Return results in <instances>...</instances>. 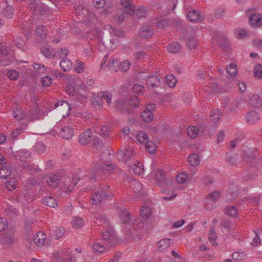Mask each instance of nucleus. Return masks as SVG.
Listing matches in <instances>:
<instances>
[{"label":"nucleus","mask_w":262,"mask_h":262,"mask_svg":"<svg viewBox=\"0 0 262 262\" xmlns=\"http://www.w3.org/2000/svg\"><path fill=\"white\" fill-rule=\"evenodd\" d=\"M96 219L95 223L98 226H102L105 228L104 232L101 234V238L107 243L111 242L115 239V236L114 230L110 227V221L104 214H96L95 215Z\"/></svg>","instance_id":"1"},{"label":"nucleus","mask_w":262,"mask_h":262,"mask_svg":"<svg viewBox=\"0 0 262 262\" xmlns=\"http://www.w3.org/2000/svg\"><path fill=\"white\" fill-rule=\"evenodd\" d=\"M110 186L100 187V189L92 194L91 202L93 205H98L105 199H111L114 194L110 189Z\"/></svg>","instance_id":"2"},{"label":"nucleus","mask_w":262,"mask_h":262,"mask_svg":"<svg viewBox=\"0 0 262 262\" xmlns=\"http://www.w3.org/2000/svg\"><path fill=\"white\" fill-rule=\"evenodd\" d=\"M115 168L113 164L101 163L97 165L95 167L94 178L96 180L103 179L104 177L110 174Z\"/></svg>","instance_id":"3"},{"label":"nucleus","mask_w":262,"mask_h":262,"mask_svg":"<svg viewBox=\"0 0 262 262\" xmlns=\"http://www.w3.org/2000/svg\"><path fill=\"white\" fill-rule=\"evenodd\" d=\"M135 150L132 148H125L124 150L119 149L117 152V158L119 161L125 164H130L135 159Z\"/></svg>","instance_id":"4"},{"label":"nucleus","mask_w":262,"mask_h":262,"mask_svg":"<svg viewBox=\"0 0 262 262\" xmlns=\"http://www.w3.org/2000/svg\"><path fill=\"white\" fill-rule=\"evenodd\" d=\"M119 217L122 222L123 232H129L128 228H130V223L132 222V217L129 212L123 209L119 211Z\"/></svg>","instance_id":"5"},{"label":"nucleus","mask_w":262,"mask_h":262,"mask_svg":"<svg viewBox=\"0 0 262 262\" xmlns=\"http://www.w3.org/2000/svg\"><path fill=\"white\" fill-rule=\"evenodd\" d=\"M155 178L158 185L161 187L168 185L169 181L166 176L165 172L162 169H159L156 172Z\"/></svg>","instance_id":"6"},{"label":"nucleus","mask_w":262,"mask_h":262,"mask_svg":"<svg viewBox=\"0 0 262 262\" xmlns=\"http://www.w3.org/2000/svg\"><path fill=\"white\" fill-rule=\"evenodd\" d=\"M92 138V131L88 129L82 132L79 136V142L81 145H86L91 141Z\"/></svg>","instance_id":"7"},{"label":"nucleus","mask_w":262,"mask_h":262,"mask_svg":"<svg viewBox=\"0 0 262 262\" xmlns=\"http://www.w3.org/2000/svg\"><path fill=\"white\" fill-rule=\"evenodd\" d=\"M250 25L255 28L262 26V15L259 13H253L249 17Z\"/></svg>","instance_id":"8"},{"label":"nucleus","mask_w":262,"mask_h":262,"mask_svg":"<svg viewBox=\"0 0 262 262\" xmlns=\"http://www.w3.org/2000/svg\"><path fill=\"white\" fill-rule=\"evenodd\" d=\"M121 4L124 7L125 13L133 15L135 12V6L132 3V0H121Z\"/></svg>","instance_id":"9"},{"label":"nucleus","mask_w":262,"mask_h":262,"mask_svg":"<svg viewBox=\"0 0 262 262\" xmlns=\"http://www.w3.org/2000/svg\"><path fill=\"white\" fill-rule=\"evenodd\" d=\"M90 100L95 109L100 110L102 107L103 100L100 96V93H93Z\"/></svg>","instance_id":"10"},{"label":"nucleus","mask_w":262,"mask_h":262,"mask_svg":"<svg viewBox=\"0 0 262 262\" xmlns=\"http://www.w3.org/2000/svg\"><path fill=\"white\" fill-rule=\"evenodd\" d=\"M142 224H135L130 223V228H128L129 232H123L125 234L128 236H133L137 235V233L139 232L141 229L142 228Z\"/></svg>","instance_id":"11"},{"label":"nucleus","mask_w":262,"mask_h":262,"mask_svg":"<svg viewBox=\"0 0 262 262\" xmlns=\"http://www.w3.org/2000/svg\"><path fill=\"white\" fill-rule=\"evenodd\" d=\"M74 134L73 127L71 126H64L60 132V136L64 139H71Z\"/></svg>","instance_id":"12"},{"label":"nucleus","mask_w":262,"mask_h":262,"mask_svg":"<svg viewBox=\"0 0 262 262\" xmlns=\"http://www.w3.org/2000/svg\"><path fill=\"white\" fill-rule=\"evenodd\" d=\"M12 47L7 43L4 42L0 44V53L2 56L4 58H7L8 56H13L11 54Z\"/></svg>","instance_id":"13"},{"label":"nucleus","mask_w":262,"mask_h":262,"mask_svg":"<svg viewBox=\"0 0 262 262\" xmlns=\"http://www.w3.org/2000/svg\"><path fill=\"white\" fill-rule=\"evenodd\" d=\"M246 118L247 122L250 124L255 123L260 119L259 115L257 112L255 111L249 112Z\"/></svg>","instance_id":"14"},{"label":"nucleus","mask_w":262,"mask_h":262,"mask_svg":"<svg viewBox=\"0 0 262 262\" xmlns=\"http://www.w3.org/2000/svg\"><path fill=\"white\" fill-rule=\"evenodd\" d=\"M187 18L191 22L200 21L203 19L202 15L196 10H193L188 12Z\"/></svg>","instance_id":"15"},{"label":"nucleus","mask_w":262,"mask_h":262,"mask_svg":"<svg viewBox=\"0 0 262 262\" xmlns=\"http://www.w3.org/2000/svg\"><path fill=\"white\" fill-rule=\"evenodd\" d=\"M48 34V31L42 25H38L35 30V35L38 39H44Z\"/></svg>","instance_id":"16"},{"label":"nucleus","mask_w":262,"mask_h":262,"mask_svg":"<svg viewBox=\"0 0 262 262\" xmlns=\"http://www.w3.org/2000/svg\"><path fill=\"white\" fill-rule=\"evenodd\" d=\"M153 34L152 30L149 26H144L140 29V36L141 37L147 39L151 37Z\"/></svg>","instance_id":"17"},{"label":"nucleus","mask_w":262,"mask_h":262,"mask_svg":"<svg viewBox=\"0 0 262 262\" xmlns=\"http://www.w3.org/2000/svg\"><path fill=\"white\" fill-rule=\"evenodd\" d=\"M46 238L47 236L46 234L42 232H39L35 235L33 238V241L37 246H42L44 245Z\"/></svg>","instance_id":"18"},{"label":"nucleus","mask_w":262,"mask_h":262,"mask_svg":"<svg viewBox=\"0 0 262 262\" xmlns=\"http://www.w3.org/2000/svg\"><path fill=\"white\" fill-rule=\"evenodd\" d=\"M170 238H164L160 240L157 244L158 250L160 252H164L172 244Z\"/></svg>","instance_id":"19"},{"label":"nucleus","mask_w":262,"mask_h":262,"mask_svg":"<svg viewBox=\"0 0 262 262\" xmlns=\"http://www.w3.org/2000/svg\"><path fill=\"white\" fill-rule=\"evenodd\" d=\"M249 103L253 107L260 108L262 106V100L258 95H253L249 98Z\"/></svg>","instance_id":"20"},{"label":"nucleus","mask_w":262,"mask_h":262,"mask_svg":"<svg viewBox=\"0 0 262 262\" xmlns=\"http://www.w3.org/2000/svg\"><path fill=\"white\" fill-rule=\"evenodd\" d=\"M160 79L155 75L148 76L146 79V84L149 88H155L160 83Z\"/></svg>","instance_id":"21"},{"label":"nucleus","mask_w":262,"mask_h":262,"mask_svg":"<svg viewBox=\"0 0 262 262\" xmlns=\"http://www.w3.org/2000/svg\"><path fill=\"white\" fill-rule=\"evenodd\" d=\"M61 181V176L59 174H53L49 178V180L47 182L50 187L52 188L57 187Z\"/></svg>","instance_id":"22"},{"label":"nucleus","mask_w":262,"mask_h":262,"mask_svg":"<svg viewBox=\"0 0 262 262\" xmlns=\"http://www.w3.org/2000/svg\"><path fill=\"white\" fill-rule=\"evenodd\" d=\"M14 42L15 46L17 48L24 51L27 50V47L26 45V43L25 42L23 37L20 35H17L15 37V38L14 39Z\"/></svg>","instance_id":"23"},{"label":"nucleus","mask_w":262,"mask_h":262,"mask_svg":"<svg viewBox=\"0 0 262 262\" xmlns=\"http://www.w3.org/2000/svg\"><path fill=\"white\" fill-rule=\"evenodd\" d=\"M72 67L71 61L67 58H63L60 62V67L64 72L69 71Z\"/></svg>","instance_id":"24"},{"label":"nucleus","mask_w":262,"mask_h":262,"mask_svg":"<svg viewBox=\"0 0 262 262\" xmlns=\"http://www.w3.org/2000/svg\"><path fill=\"white\" fill-rule=\"evenodd\" d=\"M132 169L136 174L141 175L143 173V165L138 161H135L132 165Z\"/></svg>","instance_id":"25"},{"label":"nucleus","mask_w":262,"mask_h":262,"mask_svg":"<svg viewBox=\"0 0 262 262\" xmlns=\"http://www.w3.org/2000/svg\"><path fill=\"white\" fill-rule=\"evenodd\" d=\"M42 203L45 205L54 208L57 206L56 200L52 196H45L42 199Z\"/></svg>","instance_id":"26"},{"label":"nucleus","mask_w":262,"mask_h":262,"mask_svg":"<svg viewBox=\"0 0 262 262\" xmlns=\"http://www.w3.org/2000/svg\"><path fill=\"white\" fill-rule=\"evenodd\" d=\"M167 50L171 53H177L181 50V46L179 42H173L167 47Z\"/></svg>","instance_id":"27"},{"label":"nucleus","mask_w":262,"mask_h":262,"mask_svg":"<svg viewBox=\"0 0 262 262\" xmlns=\"http://www.w3.org/2000/svg\"><path fill=\"white\" fill-rule=\"evenodd\" d=\"M69 53V51L68 49L66 48H61L60 49H58L56 51L54 52L53 53V57H55L57 59L60 58H65L66 56Z\"/></svg>","instance_id":"28"},{"label":"nucleus","mask_w":262,"mask_h":262,"mask_svg":"<svg viewBox=\"0 0 262 262\" xmlns=\"http://www.w3.org/2000/svg\"><path fill=\"white\" fill-rule=\"evenodd\" d=\"M119 60L117 58H112L107 64L108 69L113 72H115L118 70Z\"/></svg>","instance_id":"29"},{"label":"nucleus","mask_w":262,"mask_h":262,"mask_svg":"<svg viewBox=\"0 0 262 262\" xmlns=\"http://www.w3.org/2000/svg\"><path fill=\"white\" fill-rule=\"evenodd\" d=\"M144 144H145L146 151L149 153L154 154L156 151L157 147L154 141L148 139Z\"/></svg>","instance_id":"30"},{"label":"nucleus","mask_w":262,"mask_h":262,"mask_svg":"<svg viewBox=\"0 0 262 262\" xmlns=\"http://www.w3.org/2000/svg\"><path fill=\"white\" fill-rule=\"evenodd\" d=\"M13 116L19 120L27 119V112H24L22 110L17 108L13 111Z\"/></svg>","instance_id":"31"},{"label":"nucleus","mask_w":262,"mask_h":262,"mask_svg":"<svg viewBox=\"0 0 262 262\" xmlns=\"http://www.w3.org/2000/svg\"><path fill=\"white\" fill-rule=\"evenodd\" d=\"M39 117L38 111L37 107L32 111H27V120L33 121L37 119Z\"/></svg>","instance_id":"32"},{"label":"nucleus","mask_w":262,"mask_h":262,"mask_svg":"<svg viewBox=\"0 0 262 262\" xmlns=\"http://www.w3.org/2000/svg\"><path fill=\"white\" fill-rule=\"evenodd\" d=\"M225 213L231 217H235L238 215V209H237L235 207L233 206H227L225 209Z\"/></svg>","instance_id":"33"},{"label":"nucleus","mask_w":262,"mask_h":262,"mask_svg":"<svg viewBox=\"0 0 262 262\" xmlns=\"http://www.w3.org/2000/svg\"><path fill=\"white\" fill-rule=\"evenodd\" d=\"M136 140L141 144H144L149 139L147 134L144 131H140L136 137Z\"/></svg>","instance_id":"34"},{"label":"nucleus","mask_w":262,"mask_h":262,"mask_svg":"<svg viewBox=\"0 0 262 262\" xmlns=\"http://www.w3.org/2000/svg\"><path fill=\"white\" fill-rule=\"evenodd\" d=\"M217 237V236L216 233L214 231L213 228H212L209 231V233L208 234V239L210 244L213 247H215L217 245V243L216 242Z\"/></svg>","instance_id":"35"},{"label":"nucleus","mask_w":262,"mask_h":262,"mask_svg":"<svg viewBox=\"0 0 262 262\" xmlns=\"http://www.w3.org/2000/svg\"><path fill=\"white\" fill-rule=\"evenodd\" d=\"M190 164L193 166H196L200 164V159L198 154H192L188 158Z\"/></svg>","instance_id":"36"},{"label":"nucleus","mask_w":262,"mask_h":262,"mask_svg":"<svg viewBox=\"0 0 262 262\" xmlns=\"http://www.w3.org/2000/svg\"><path fill=\"white\" fill-rule=\"evenodd\" d=\"M41 53L47 58L53 57V49L48 46H45L40 49Z\"/></svg>","instance_id":"37"},{"label":"nucleus","mask_w":262,"mask_h":262,"mask_svg":"<svg viewBox=\"0 0 262 262\" xmlns=\"http://www.w3.org/2000/svg\"><path fill=\"white\" fill-rule=\"evenodd\" d=\"M10 168L9 166H4L0 168V178L7 179L11 174Z\"/></svg>","instance_id":"38"},{"label":"nucleus","mask_w":262,"mask_h":262,"mask_svg":"<svg viewBox=\"0 0 262 262\" xmlns=\"http://www.w3.org/2000/svg\"><path fill=\"white\" fill-rule=\"evenodd\" d=\"M141 118L144 122H148L151 121L153 118L154 115L152 112L144 110L141 113Z\"/></svg>","instance_id":"39"},{"label":"nucleus","mask_w":262,"mask_h":262,"mask_svg":"<svg viewBox=\"0 0 262 262\" xmlns=\"http://www.w3.org/2000/svg\"><path fill=\"white\" fill-rule=\"evenodd\" d=\"M177 79L172 74L167 75L165 77V82L167 85L170 87H174L177 83Z\"/></svg>","instance_id":"40"},{"label":"nucleus","mask_w":262,"mask_h":262,"mask_svg":"<svg viewBox=\"0 0 262 262\" xmlns=\"http://www.w3.org/2000/svg\"><path fill=\"white\" fill-rule=\"evenodd\" d=\"M84 221L83 219L79 217H74L72 222V225L74 228L78 229L83 226Z\"/></svg>","instance_id":"41"},{"label":"nucleus","mask_w":262,"mask_h":262,"mask_svg":"<svg viewBox=\"0 0 262 262\" xmlns=\"http://www.w3.org/2000/svg\"><path fill=\"white\" fill-rule=\"evenodd\" d=\"M33 148L34 150L39 154L45 152L46 150V146L41 142L36 143Z\"/></svg>","instance_id":"42"},{"label":"nucleus","mask_w":262,"mask_h":262,"mask_svg":"<svg viewBox=\"0 0 262 262\" xmlns=\"http://www.w3.org/2000/svg\"><path fill=\"white\" fill-rule=\"evenodd\" d=\"M100 96L102 100H105L108 105H110L112 104V95L110 93L106 92H100Z\"/></svg>","instance_id":"43"},{"label":"nucleus","mask_w":262,"mask_h":262,"mask_svg":"<svg viewBox=\"0 0 262 262\" xmlns=\"http://www.w3.org/2000/svg\"><path fill=\"white\" fill-rule=\"evenodd\" d=\"M48 13L49 9L47 6L41 3L35 14L43 16L45 15H48Z\"/></svg>","instance_id":"44"},{"label":"nucleus","mask_w":262,"mask_h":262,"mask_svg":"<svg viewBox=\"0 0 262 262\" xmlns=\"http://www.w3.org/2000/svg\"><path fill=\"white\" fill-rule=\"evenodd\" d=\"M110 32L111 34H113L117 37H125V33L120 29L113 28L111 26H108Z\"/></svg>","instance_id":"45"},{"label":"nucleus","mask_w":262,"mask_h":262,"mask_svg":"<svg viewBox=\"0 0 262 262\" xmlns=\"http://www.w3.org/2000/svg\"><path fill=\"white\" fill-rule=\"evenodd\" d=\"M199 130L194 126H189L187 128V134L191 139H195L198 135Z\"/></svg>","instance_id":"46"},{"label":"nucleus","mask_w":262,"mask_h":262,"mask_svg":"<svg viewBox=\"0 0 262 262\" xmlns=\"http://www.w3.org/2000/svg\"><path fill=\"white\" fill-rule=\"evenodd\" d=\"M14 9L13 7L7 6L4 10V16L7 18H11L14 13Z\"/></svg>","instance_id":"47"},{"label":"nucleus","mask_w":262,"mask_h":262,"mask_svg":"<svg viewBox=\"0 0 262 262\" xmlns=\"http://www.w3.org/2000/svg\"><path fill=\"white\" fill-rule=\"evenodd\" d=\"M226 71L227 73L232 76H235L237 73L236 66L234 63H230L229 66L226 67Z\"/></svg>","instance_id":"48"},{"label":"nucleus","mask_w":262,"mask_h":262,"mask_svg":"<svg viewBox=\"0 0 262 262\" xmlns=\"http://www.w3.org/2000/svg\"><path fill=\"white\" fill-rule=\"evenodd\" d=\"M141 215L145 218L147 219L149 217V216L151 214V209L150 208L147 206H142L141 208L140 211Z\"/></svg>","instance_id":"49"},{"label":"nucleus","mask_w":262,"mask_h":262,"mask_svg":"<svg viewBox=\"0 0 262 262\" xmlns=\"http://www.w3.org/2000/svg\"><path fill=\"white\" fill-rule=\"evenodd\" d=\"M221 115V112L218 110H215L211 112L210 119L212 122L216 123L219 121Z\"/></svg>","instance_id":"50"},{"label":"nucleus","mask_w":262,"mask_h":262,"mask_svg":"<svg viewBox=\"0 0 262 262\" xmlns=\"http://www.w3.org/2000/svg\"><path fill=\"white\" fill-rule=\"evenodd\" d=\"M14 60V57L8 56L7 58H4L0 56V66H6L10 64Z\"/></svg>","instance_id":"51"},{"label":"nucleus","mask_w":262,"mask_h":262,"mask_svg":"<svg viewBox=\"0 0 262 262\" xmlns=\"http://www.w3.org/2000/svg\"><path fill=\"white\" fill-rule=\"evenodd\" d=\"M41 3L39 1L33 0L32 1L29 5V9L33 12L35 14L36 13L37 9H39V7L41 5Z\"/></svg>","instance_id":"52"},{"label":"nucleus","mask_w":262,"mask_h":262,"mask_svg":"<svg viewBox=\"0 0 262 262\" xmlns=\"http://www.w3.org/2000/svg\"><path fill=\"white\" fill-rule=\"evenodd\" d=\"M130 62L129 60H126L121 62L119 61V64L118 66V70H121L123 72H126L127 71L130 67Z\"/></svg>","instance_id":"53"},{"label":"nucleus","mask_w":262,"mask_h":262,"mask_svg":"<svg viewBox=\"0 0 262 262\" xmlns=\"http://www.w3.org/2000/svg\"><path fill=\"white\" fill-rule=\"evenodd\" d=\"M140 103V100L138 96L136 95L131 96L129 102V105L131 107L136 108L139 106Z\"/></svg>","instance_id":"54"},{"label":"nucleus","mask_w":262,"mask_h":262,"mask_svg":"<svg viewBox=\"0 0 262 262\" xmlns=\"http://www.w3.org/2000/svg\"><path fill=\"white\" fill-rule=\"evenodd\" d=\"M93 251L96 253L102 254L105 251V247L103 245H100L99 243H95L92 245Z\"/></svg>","instance_id":"55"},{"label":"nucleus","mask_w":262,"mask_h":262,"mask_svg":"<svg viewBox=\"0 0 262 262\" xmlns=\"http://www.w3.org/2000/svg\"><path fill=\"white\" fill-rule=\"evenodd\" d=\"M16 181L15 179L12 178L7 181L6 185L7 189L9 191H13L16 188Z\"/></svg>","instance_id":"56"},{"label":"nucleus","mask_w":262,"mask_h":262,"mask_svg":"<svg viewBox=\"0 0 262 262\" xmlns=\"http://www.w3.org/2000/svg\"><path fill=\"white\" fill-rule=\"evenodd\" d=\"M76 63V66L75 68V71L78 73H82L85 69L84 63L79 60H77Z\"/></svg>","instance_id":"57"},{"label":"nucleus","mask_w":262,"mask_h":262,"mask_svg":"<svg viewBox=\"0 0 262 262\" xmlns=\"http://www.w3.org/2000/svg\"><path fill=\"white\" fill-rule=\"evenodd\" d=\"M132 90L134 93L142 94L143 93L144 89L143 86L139 84L136 83L133 85Z\"/></svg>","instance_id":"58"},{"label":"nucleus","mask_w":262,"mask_h":262,"mask_svg":"<svg viewBox=\"0 0 262 262\" xmlns=\"http://www.w3.org/2000/svg\"><path fill=\"white\" fill-rule=\"evenodd\" d=\"M187 178L188 177L186 173L182 172L177 176L176 180L179 183H183L186 182Z\"/></svg>","instance_id":"59"},{"label":"nucleus","mask_w":262,"mask_h":262,"mask_svg":"<svg viewBox=\"0 0 262 262\" xmlns=\"http://www.w3.org/2000/svg\"><path fill=\"white\" fill-rule=\"evenodd\" d=\"M254 76L258 78H262V65H256L254 69Z\"/></svg>","instance_id":"60"},{"label":"nucleus","mask_w":262,"mask_h":262,"mask_svg":"<svg viewBox=\"0 0 262 262\" xmlns=\"http://www.w3.org/2000/svg\"><path fill=\"white\" fill-rule=\"evenodd\" d=\"M197 44V40L194 37H189L187 42V46L190 49H195Z\"/></svg>","instance_id":"61"},{"label":"nucleus","mask_w":262,"mask_h":262,"mask_svg":"<svg viewBox=\"0 0 262 262\" xmlns=\"http://www.w3.org/2000/svg\"><path fill=\"white\" fill-rule=\"evenodd\" d=\"M7 77L11 80H16L19 76L17 71L12 70L9 71L7 74Z\"/></svg>","instance_id":"62"},{"label":"nucleus","mask_w":262,"mask_h":262,"mask_svg":"<svg viewBox=\"0 0 262 262\" xmlns=\"http://www.w3.org/2000/svg\"><path fill=\"white\" fill-rule=\"evenodd\" d=\"M19 199L20 200H25L26 202H29L32 201V196L27 191H25L20 194Z\"/></svg>","instance_id":"63"},{"label":"nucleus","mask_w":262,"mask_h":262,"mask_svg":"<svg viewBox=\"0 0 262 262\" xmlns=\"http://www.w3.org/2000/svg\"><path fill=\"white\" fill-rule=\"evenodd\" d=\"M41 82L43 86H49L52 83V78L49 76H45L42 78Z\"/></svg>","instance_id":"64"}]
</instances>
